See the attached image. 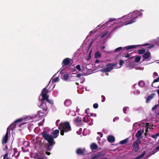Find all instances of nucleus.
Here are the masks:
<instances>
[{
    "instance_id": "28",
    "label": "nucleus",
    "mask_w": 159,
    "mask_h": 159,
    "mask_svg": "<svg viewBox=\"0 0 159 159\" xmlns=\"http://www.w3.org/2000/svg\"><path fill=\"white\" fill-rule=\"evenodd\" d=\"M141 143V140L139 138H137L136 140L134 142V143L139 146V144Z\"/></svg>"
},
{
    "instance_id": "33",
    "label": "nucleus",
    "mask_w": 159,
    "mask_h": 159,
    "mask_svg": "<svg viewBox=\"0 0 159 159\" xmlns=\"http://www.w3.org/2000/svg\"><path fill=\"white\" fill-rule=\"evenodd\" d=\"M108 34L107 31H105L104 32V33L101 36L100 38H103L106 35H107Z\"/></svg>"
},
{
    "instance_id": "41",
    "label": "nucleus",
    "mask_w": 159,
    "mask_h": 159,
    "mask_svg": "<svg viewBox=\"0 0 159 159\" xmlns=\"http://www.w3.org/2000/svg\"><path fill=\"white\" fill-rule=\"evenodd\" d=\"M8 153H6L4 156L3 159H6L8 158Z\"/></svg>"
},
{
    "instance_id": "15",
    "label": "nucleus",
    "mask_w": 159,
    "mask_h": 159,
    "mask_svg": "<svg viewBox=\"0 0 159 159\" xmlns=\"http://www.w3.org/2000/svg\"><path fill=\"white\" fill-rule=\"evenodd\" d=\"M107 139L108 141L110 143H113L115 140V137L112 135L108 136L107 137Z\"/></svg>"
},
{
    "instance_id": "60",
    "label": "nucleus",
    "mask_w": 159,
    "mask_h": 159,
    "mask_svg": "<svg viewBox=\"0 0 159 159\" xmlns=\"http://www.w3.org/2000/svg\"><path fill=\"white\" fill-rule=\"evenodd\" d=\"M93 124V123L91 121L90 123L89 124V125H91Z\"/></svg>"
},
{
    "instance_id": "6",
    "label": "nucleus",
    "mask_w": 159,
    "mask_h": 159,
    "mask_svg": "<svg viewBox=\"0 0 159 159\" xmlns=\"http://www.w3.org/2000/svg\"><path fill=\"white\" fill-rule=\"evenodd\" d=\"M22 120L23 119L21 118L18 119L13 123H12L8 127L9 129V131H10V129L13 130L16 128V125H17L16 124L19 122H21Z\"/></svg>"
},
{
    "instance_id": "54",
    "label": "nucleus",
    "mask_w": 159,
    "mask_h": 159,
    "mask_svg": "<svg viewBox=\"0 0 159 159\" xmlns=\"http://www.w3.org/2000/svg\"><path fill=\"white\" fill-rule=\"evenodd\" d=\"M89 110V108H87L85 110V113L87 114H88L89 113L88 112V110Z\"/></svg>"
},
{
    "instance_id": "35",
    "label": "nucleus",
    "mask_w": 159,
    "mask_h": 159,
    "mask_svg": "<svg viewBox=\"0 0 159 159\" xmlns=\"http://www.w3.org/2000/svg\"><path fill=\"white\" fill-rule=\"evenodd\" d=\"M88 120V118L87 117V118L86 117V116L83 117V121L84 122H87Z\"/></svg>"
},
{
    "instance_id": "17",
    "label": "nucleus",
    "mask_w": 159,
    "mask_h": 159,
    "mask_svg": "<svg viewBox=\"0 0 159 159\" xmlns=\"http://www.w3.org/2000/svg\"><path fill=\"white\" fill-rule=\"evenodd\" d=\"M155 94L152 93L148 97L146 100V102L148 103L149 102L150 100H151L154 96Z\"/></svg>"
},
{
    "instance_id": "12",
    "label": "nucleus",
    "mask_w": 159,
    "mask_h": 159,
    "mask_svg": "<svg viewBox=\"0 0 159 159\" xmlns=\"http://www.w3.org/2000/svg\"><path fill=\"white\" fill-rule=\"evenodd\" d=\"M98 148V146L97 144L94 143H92L90 146V148L91 149L93 150H95L97 149Z\"/></svg>"
},
{
    "instance_id": "10",
    "label": "nucleus",
    "mask_w": 159,
    "mask_h": 159,
    "mask_svg": "<svg viewBox=\"0 0 159 159\" xmlns=\"http://www.w3.org/2000/svg\"><path fill=\"white\" fill-rule=\"evenodd\" d=\"M70 58H66L64 59L63 61V65L64 66H66L68 65L70 63Z\"/></svg>"
},
{
    "instance_id": "16",
    "label": "nucleus",
    "mask_w": 159,
    "mask_h": 159,
    "mask_svg": "<svg viewBox=\"0 0 159 159\" xmlns=\"http://www.w3.org/2000/svg\"><path fill=\"white\" fill-rule=\"evenodd\" d=\"M102 156H103V154L102 153L100 152H98L97 154L94 155L91 159H98L99 158Z\"/></svg>"
},
{
    "instance_id": "61",
    "label": "nucleus",
    "mask_w": 159,
    "mask_h": 159,
    "mask_svg": "<svg viewBox=\"0 0 159 159\" xmlns=\"http://www.w3.org/2000/svg\"><path fill=\"white\" fill-rule=\"evenodd\" d=\"M157 91L158 95H159V89H157Z\"/></svg>"
},
{
    "instance_id": "36",
    "label": "nucleus",
    "mask_w": 159,
    "mask_h": 159,
    "mask_svg": "<svg viewBox=\"0 0 159 159\" xmlns=\"http://www.w3.org/2000/svg\"><path fill=\"white\" fill-rule=\"evenodd\" d=\"M80 65H78L76 66V68L79 71H80L81 70V69L80 68Z\"/></svg>"
},
{
    "instance_id": "57",
    "label": "nucleus",
    "mask_w": 159,
    "mask_h": 159,
    "mask_svg": "<svg viewBox=\"0 0 159 159\" xmlns=\"http://www.w3.org/2000/svg\"><path fill=\"white\" fill-rule=\"evenodd\" d=\"M155 150L157 151L159 150V145L155 149Z\"/></svg>"
},
{
    "instance_id": "56",
    "label": "nucleus",
    "mask_w": 159,
    "mask_h": 159,
    "mask_svg": "<svg viewBox=\"0 0 159 159\" xmlns=\"http://www.w3.org/2000/svg\"><path fill=\"white\" fill-rule=\"evenodd\" d=\"M129 57V54L128 53H127L126 55H125V57L126 58Z\"/></svg>"
},
{
    "instance_id": "22",
    "label": "nucleus",
    "mask_w": 159,
    "mask_h": 159,
    "mask_svg": "<svg viewBox=\"0 0 159 159\" xmlns=\"http://www.w3.org/2000/svg\"><path fill=\"white\" fill-rule=\"evenodd\" d=\"M132 146L135 152H137L138 150L139 149V147L138 145H136V144L134 143Z\"/></svg>"
},
{
    "instance_id": "29",
    "label": "nucleus",
    "mask_w": 159,
    "mask_h": 159,
    "mask_svg": "<svg viewBox=\"0 0 159 159\" xmlns=\"http://www.w3.org/2000/svg\"><path fill=\"white\" fill-rule=\"evenodd\" d=\"M145 50L144 49H141L138 50V53L139 54H142L145 53Z\"/></svg>"
},
{
    "instance_id": "51",
    "label": "nucleus",
    "mask_w": 159,
    "mask_h": 159,
    "mask_svg": "<svg viewBox=\"0 0 159 159\" xmlns=\"http://www.w3.org/2000/svg\"><path fill=\"white\" fill-rule=\"evenodd\" d=\"M81 75V74L79 73L77 74V77L78 78H80Z\"/></svg>"
},
{
    "instance_id": "31",
    "label": "nucleus",
    "mask_w": 159,
    "mask_h": 159,
    "mask_svg": "<svg viewBox=\"0 0 159 159\" xmlns=\"http://www.w3.org/2000/svg\"><path fill=\"white\" fill-rule=\"evenodd\" d=\"M70 103V100L69 99H66V100L64 102V104L66 106H68Z\"/></svg>"
},
{
    "instance_id": "11",
    "label": "nucleus",
    "mask_w": 159,
    "mask_h": 159,
    "mask_svg": "<svg viewBox=\"0 0 159 159\" xmlns=\"http://www.w3.org/2000/svg\"><path fill=\"white\" fill-rule=\"evenodd\" d=\"M59 131L58 129H56L52 132V136L54 138H57L58 135Z\"/></svg>"
},
{
    "instance_id": "34",
    "label": "nucleus",
    "mask_w": 159,
    "mask_h": 159,
    "mask_svg": "<svg viewBox=\"0 0 159 159\" xmlns=\"http://www.w3.org/2000/svg\"><path fill=\"white\" fill-rule=\"evenodd\" d=\"M75 121L76 122L79 123L81 122V120L80 118H79V117H78L77 118H76Z\"/></svg>"
},
{
    "instance_id": "9",
    "label": "nucleus",
    "mask_w": 159,
    "mask_h": 159,
    "mask_svg": "<svg viewBox=\"0 0 159 159\" xmlns=\"http://www.w3.org/2000/svg\"><path fill=\"white\" fill-rule=\"evenodd\" d=\"M144 131L143 129L139 130L135 135L136 138H139L142 135V133H143Z\"/></svg>"
},
{
    "instance_id": "43",
    "label": "nucleus",
    "mask_w": 159,
    "mask_h": 159,
    "mask_svg": "<svg viewBox=\"0 0 159 159\" xmlns=\"http://www.w3.org/2000/svg\"><path fill=\"white\" fill-rule=\"evenodd\" d=\"M153 75H154L153 77V78H155L156 76H158V74L156 72H154L153 73Z\"/></svg>"
},
{
    "instance_id": "44",
    "label": "nucleus",
    "mask_w": 159,
    "mask_h": 159,
    "mask_svg": "<svg viewBox=\"0 0 159 159\" xmlns=\"http://www.w3.org/2000/svg\"><path fill=\"white\" fill-rule=\"evenodd\" d=\"M158 105H156L154 106L152 108V111H154L155 109L158 107Z\"/></svg>"
},
{
    "instance_id": "2",
    "label": "nucleus",
    "mask_w": 159,
    "mask_h": 159,
    "mask_svg": "<svg viewBox=\"0 0 159 159\" xmlns=\"http://www.w3.org/2000/svg\"><path fill=\"white\" fill-rule=\"evenodd\" d=\"M41 135L43 139L48 142L47 144H49L50 145H53L55 143L54 138L52 135H50L47 132L43 131Z\"/></svg>"
},
{
    "instance_id": "40",
    "label": "nucleus",
    "mask_w": 159,
    "mask_h": 159,
    "mask_svg": "<svg viewBox=\"0 0 159 159\" xmlns=\"http://www.w3.org/2000/svg\"><path fill=\"white\" fill-rule=\"evenodd\" d=\"M93 106L94 108L96 109L98 108V103H95L93 104Z\"/></svg>"
},
{
    "instance_id": "18",
    "label": "nucleus",
    "mask_w": 159,
    "mask_h": 159,
    "mask_svg": "<svg viewBox=\"0 0 159 159\" xmlns=\"http://www.w3.org/2000/svg\"><path fill=\"white\" fill-rule=\"evenodd\" d=\"M37 159H47V157L44 153L41 154V155H38L37 157Z\"/></svg>"
},
{
    "instance_id": "37",
    "label": "nucleus",
    "mask_w": 159,
    "mask_h": 159,
    "mask_svg": "<svg viewBox=\"0 0 159 159\" xmlns=\"http://www.w3.org/2000/svg\"><path fill=\"white\" fill-rule=\"evenodd\" d=\"M122 49V48L121 47H118L115 49V50H114V52H117L118 51H119L121 50Z\"/></svg>"
},
{
    "instance_id": "42",
    "label": "nucleus",
    "mask_w": 159,
    "mask_h": 159,
    "mask_svg": "<svg viewBox=\"0 0 159 159\" xmlns=\"http://www.w3.org/2000/svg\"><path fill=\"white\" fill-rule=\"evenodd\" d=\"M156 43L158 45H159V37L157 38L156 39Z\"/></svg>"
},
{
    "instance_id": "24",
    "label": "nucleus",
    "mask_w": 159,
    "mask_h": 159,
    "mask_svg": "<svg viewBox=\"0 0 159 159\" xmlns=\"http://www.w3.org/2000/svg\"><path fill=\"white\" fill-rule=\"evenodd\" d=\"M69 78V75L68 74H65L63 75V79L64 80H67Z\"/></svg>"
},
{
    "instance_id": "19",
    "label": "nucleus",
    "mask_w": 159,
    "mask_h": 159,
    "mask_svg": "<svg viewBox=\"0 0 159 159\" xmlns=\"http://www.w3.org/2000/svg\"><path fill=\"white\" fill-rule=\"evenodd\" d=\"M138 46V45H130L125 47L124 48H126V50H129L131 49L135 48L137 47Z\"/></svg>"
},
{
    "instance_id": "52",
    "label": "nucleus",
    "mask_w": 159,
    "mask_h": 159,
    "mask_svg": "<svg viewBox=\"0 0 159 159\" xmlns=\"http://www.w3.org/2000/svg\"><path fill=\"white\" fill-rule=\"evenodd\" d=\"M45 153L48 155H50L51 154L48 151L46 152Z\"/></svg>"
},
{
    "instance_id": "64",
    "label": "nucleus",
    "mask_w": 159,
    "mask_h": 159,
    "mask_svg": "<svg viewBox=\"0 0 159 159\" xmlns=\"http://www.w3.org/2000/svg\"><path fill=\"white\" fill-rule=\"evenodd\" d=\"M133 58V57H129V58L127 60V61H128L129 60V59H131L132 58Z\"/></svg>"
},
{
    "instance_id": "50",
    "label": "nucleus",
    "mask_w": 159,
    "mask_h": 159,
    "mask_svg": "<svg viewBox=\"0 0 159 159\" xmlns=\"http://www.w3.org/2000/svg\"><path fill=\"white\" fill-rule=\"evenodd\" d=\"M116 20L115 19H113V18H110L109 20L108 21H109V22H111V21H114Z\"/></svg>"
},
{
    "instance_id": "49",
    "label": "nucleus",
    "mask_w": 159,
    "mask_h": 159,
    "mask_svg": "<svg viewBox=\"0 0 159 159\" xmlns=\"http://www.w3.org/2000/svg\"><path fill=\"white\" fill-rule=\"evenodd\" d=\"M154 45H150L148 47V49L151 48H152L153 47H154Z\"/></svg>"
},
{
    "instance_id": "3",
    "label": "nucleus",
    "mask_w": 159,
    "mask_h": 159,
    "mask_svg": "<svg viewBox=\"0 0 159 159\" xmlns=\"http://www.w3.org/2000/svg\"><path fill=\"white\" fill-rule=\"evenodd\" d=\"M41 104L40 107L42 109V110H40L38 112V115H40L41 114H43L46 115L48 112V107L46 104V103L43 100V99L41 100Z\"/></svg>"
},
{
    "instance_id": "7",
    "label": "nucleus",
    "mask_w": 159,
    "mask_h": 159,
    "mask_svg": "<svg viewBox=\"0 0 159 159\" xmlns=\"http://www.w3.org/2000/svg\"><path fill=\"white\" fill-rule=\"evenodd\" d=\"M114 65L113 64L108 63L107 65L106 68L102 69V71L103 72H107L110 71L113 68Z\"/></svg>"
},
{
    "instance_id": "38",
    "label": "nucleus",
    "mask_w": 159,
    "mask_h": 159,
    "mask_svg": "<svg viewBox=\"0 0 159 159\" xmlns=\"http://www.w3.org/2000/svg\"><path fill=\"white\" fill-rule=\"evenodd\" d=\"M59 80V79L58 77H56L55 79H54L52 80V82H56L58 81Z\"/></svg>"
},
{
    "instance_id": "55",
    "label": "nucleus",
    "mask_w": 159,
    "mask_h": 159,
    "mask_svg": "<svg viewBox=\"0 0 159 159\" xmlns=\"http://www.w3.org/2000/svg\"><path fill=\"white\" fill-rule=\"evenodd\" d=\"M90 116H97V115H96V114H93L92 113H91L90 114Z\"/></svg>"
},
{
    "instance_id": "53",
    "label": "nucleus",
    "mask_w": 159,
    "mask_h": 159,
    "mask_svg": "<svg viewBox=\"0 0 159 159\" xmlns=\"http://www.w3.org/2000/svg\"><path fill=\"white\" fill-rule=\"evenodd\" d=\"M8 149V147H7V145H6L5 147L3 149V150L4 151L5 150H7V149Z\"/></svg>"
},
{
    "instance_id": "46",
    "label": "nucleus",
    "mask_w": 159,
    "mask_h": 159,
    "mask_svg": "<svg viewBox=\"0 0 159 159\" xmlns=\"http://www.w3.org/2000/svg\"><path fill=\"white\" fill-rule=\"evenodd\" d=\"M101 97L102 98V102H103L105 101V99H106L104 97V96L103 95H102L101 96Z\"/></svg>"
},
{
    "instance_id": "48",
    "label": "nucleus",
    "mask_w": 159,
    "mask_h": 159,
    "mask_svg": "<svg viewBox=\"0 0 159 159\" xmlns=\"http://www.w3.org/2000/svg\"><path fill=\"white\" fill-rule=\"evenodd\" d=\"M98 134H99L100 135V137H103V134L102 132H98L97 133Z\"/></svg>"
},
{
    "instance_id": "5",
    "label": "nucleus",
    "mask_w": 159,
    "mask_h": 159,
    "mask_svg": "<svg viewBox=\"0 0 159 159\" xmlns=\"http://www.w3.org/2000/svg\"><path fill=\"white\" fill-rule=\"evenodd\" d=\"M50 81L49 82L48 84L50 83ZM49 84H48L45 88H44L42 90L41 95L42 97V99H45L46 97L49 96L47 95V94L48 92V90L47 89V88Z\"/></svg>"
},
{
    "instance_id": "32",
    "label": "nucleus",
    "mask_w": 159,
    "mask_h": 159,
    "mask_svg": "<svg viewBox=\"0 0 159 159\" xmlns=\"http://www.w3.org/2000/svg\"><path fill=\"white\" fill-rule=\"evenodd\" d=\"M159 81V76L156 79L154 80L153 82L152 83L151 85L153 87H155L153 85V84Z\"/></svg>"
},
{
    "instance_id": "25",
    "label": "nucleus",
    "mask_w": 159,
    "mask_h": 159,
    "mask_svg": "<svg viewBox=\"0 0 159 159\" xmlns=\"http://www.w3.org/2000/svg\"><path fill=\"white\" fill-rule=\"evenodd\" d=\"M101 54L100 53L99 51L97 52L95 54V58H98L101 57Z\"/></svg>"
},
{
    "instance_id": "45",
    "label": "nucleus",
    "mask_w": 159,
    "mask_h": 159,
    "mask_svg": "<svg viewBox=\"0 0 159 159\" xmlns=\"http://www.w3.org/2000/svg\"><path fill=\"white\" fill-rule=\"evenodd\" d=\"M123 63L124 61L122 60H120L119 61V64L120 66H121L123 65Z\"/></svg>"
},
{
    "instance_id": "59",
    "label": "nucleus",
    "mask_w": 159,
    "mask_h": 159,
    "mask_svg": "<svg viewBox=\"0 0 159 159\" xmlns=\"http://www.w3.org/2000/svg\"><path fill=\"white\" fill-rule=\"evenodd\" d=\"M105 48V46H102L101 47V49L102 50H103Z\"/></svg>"
},
{
    "instance_id": "26",
    "label": "nucleus",
    "mask_w": 159,
    "mask_h": 159,
    "mask_svg": "<svg viewBox=\"0 0 159 159\" xmlns=\"http://www.w3.org/2000/svg\"><path fill=\"white\" fill-rule=\"evenodd\" d=\"M46 150L50 151L51 150V147L53 145H50L49 144H46Z\"/></svg>"
},
{
    "instance_id": "4",
    "label": "nucleus",
    "mask_w": 159,
    "mask_h": 159,
    "mask_svg": "<svg viewBox=\"0 0 159 159\" xmlns=\"http://www.w3.org/2000/svg\"><path fill=\"white\" fill-rule=\"evenodd\" d=\"M140 14L141 13H139L138 11H134L131 15V17L130 18H131V20H129L126 21V23H125V25H126L131 24L135 22V21L134 20L137 18Z\"/></svg>"
},
{
    "instance_id": "27",
    "label": "nucleus",
    "mask_w": 159,
    "mask_h": 159,
    "mask_svg": "<svg viewBox=\"0 0 159 159\" xmlns=\"http://www.w3.org/2000/svg\"><path fill=\"white\" fill-rule=\"evenodd\" d=\"M141 58V57L140 56L136 57L134 61L137 63L139 62L140 61Z\"/></svg>"
},
{
    "instance_id": "8",
    "label": "nucleus",
    "mask_w": 159,
    "mask_h": 159,
    "mask_svg": "<svg viewBox=\"0 0 159 159\" xmlns=\"http://www.w3.org/2000/svg\"><path fill=\"white\" fill-rule=\"evenodd\" d=\"M9 132V128H7V132L6 134L2 138V143L3 145H4V144H6L8 140Z\"/></svg>"
},
{
    "instance_id": "47",
    "label": "nucleus",
    "mask_w": 159,
    "mask_h": 159,
    "mask_svg": "<svg viewBox=\"0 0 159 159\" xmlns=\"http://www.w3.org/2000/svg\"><path fill=\"white\" fill-rule=\"evenodd\" d=\"M119 119V117H115L113 119V121L114 122L116 121V120H118Z\"/></svg>"
},
{
    "instance_id": "21",
    "label": "nucleus",
    "mask_w": 159,
    "mask_h": 159,
    "mask_svg": "<svg viewBox=\"0 0 159 159\" xmlns=\"http://www.w3.org/2000/svg\"><path fill=\"white\" fill-rule=\"evenodd\" d=\"M129 141V139L128 138H127L125 139H124L123 140L121 141L120 142V144H126L128 143Z\"/></svg>"
},
{
    "instance_id": "58",
    "label": "nucleus",
    "mask_w": 159,
    "mask_h": 159,
    "mask_svg": "<svg viewBox=\"0 0 159 159\" xmlns=\"http://www.w3.org/2000/svg\"><path fill=\"white\" fill-rule=\"evenodd\" d=\"M99 62H100L99 61L98 59L96 60L95 61V63H98Z\"/></svg>"
},
{
    "instance_id": "30",
    "label": "nucleus",
    "mask_w": 159,
    "mask_h": 159,
    "mask_svg": "<svg viewBox=\"0 0 159 159\" xmlns=\"http://www.w3.org/2000/svg\"><path fill=\"white\" fill-rule=\"evenodd\" d=\"M159 136V134L158 133V132L157 133L155 134L154 135H150V136L152 138H154V139H156L158 136Z\"/></svg>"
},
{
    "instance_id": "14",
    "label": "nucleus",
    "mask_w": 159,
    "mask_h": 159,
    "mask_svg": "<svg viewBox=\"0 0 159 159\" xmlns=\"http://www.w3.org/2000/svg\"><path fill=\"white\" fill-rule=\"evenodd\" d=\"M84 150L82 149L81 148L77 149L76 151V153L79 155H82L84 154Z\"/></svg>"
},
{
    "instance_id": "20",
    "label": "nucleus",
    "mask_w": 159,
    "mask_h": 159,
    "mask_svg": "<svg viewBox=\"0 0 159 159\" xmlns=\"http://www.w3.org/2000/svg\"><path fill=\"white\" fill-rule=\"evenodd\" d=\"M49 96L46 98L45 99H43V101H46L47 102H48L49 103L51 104H52L53 103V102L52 100H49L48 99Z\"/></svg>"
},
{
    "instance_id": "1",
    "label": "nucleus",
    "mask_w": 159,
    "mask_h": 159,
    "mask_svg": "<svg viewBox=\"0 0 159 159\" xmlns=\"http://www.w3.org/2000/svg\"><path fill=\"white\" fill-rule=\"evenodd\" d=\"M59 129L60 130V134L63 135L65 132H69L71 130L70 123L68 121L61 122L59 124Z\"/></svg>"
},
{
    "instance_id": "23",
    "label": "nucleus",
    "mask_w": 159,
    "mask_h": 159,
    "mask_svg": "<svg viewBox=\"0 0 159 159\" xmlns=\"http://www.w3.org/2000/svg\"><path fill=\"white\" fill-rule=\"evenodd\" d=\"M138 85L140 87H143L145 85V83L143 81L140 80L139 82Z\"/></svg>"
},
{
    "instance_id": "63",
    "label": "nucleus",
    "mask_w": 159,
    "mask_h": 159,
    "mask_svg": "<svg viewBox=\"0 0 159 159\" xmlns=\"http://www.w3.org/2000/svg\"><path fill=\"white\" fill-rule=\"evenodd\" d=\"M149 123H146V126L147 127V126H149Z\"/></svg>"
},
{
    "instance_id": "39",
    "label": "nucleus",
    "mask_w": 159,
    "mask_h": 159,
    "mask_svg": "<svg viewBox=\"0 0 159 159\" xmlns=\"http://www.w3.org/2000/svg\"><path fill=\"white\" fill-rule=\"evenodd\" d=\"M129 107H125L123 108V111L124 113L125 114H126V111L128 108H129Z\"/></svg>"
},
{
    "instance_id": "13",
    "label": "nucleus",
    "mask_w": 159,
    "mask_h": 159,
    "mask_svg": "<svg viewBox=\"0 0 159 159\" xmlns=\"http://www.w3.org/2000/svg\"><path fill=\"white\" fill-rule=\"evenodd\" d=\"M150 53L149 52H146L143 54V60L147 59L150 57Z\"/></svg>"
},
{
    "instance_id": "62",
    "label": "nucleus",
    "mask_w": 159,
    "mask_h": 159,
    "mask_svg": "<svg viewBox=\"0 0 159 159\" xmlns=\"http://www.w3.org/2000/svg\"><path fill=\"white\" fill-rule=\"evenodd\" d=\"M59 121L60 120H57L56 122V123L57 124L59 122Z\"/></svg>"
}]
</instances>
